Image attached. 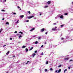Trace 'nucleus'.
<instances>
[{"label":"nucleus","instance_id":"603ef678","mask_svg":"<svg viewBox=\"0 0 73 73\" xmlns=\"http://www.w3.org/2000/svg\"><path fill=\"white\" fill-rule=\"evenodd\" d=\"M45 44H46V42H45V43H44Z\"/></svg>","mask_w":73,"mask_h":73},{"label":"nucleus","instance_id":"a878e982","mask_svg":"<svg viewBox=\"0 0 73 73\" xmlns=\"http://www.w3.org/2000/svg\"><path fill=\"white\" fill-rule=\"evenodd\" d=\"M48 61H47V62H46V64H48Z\"/></svg>","mask_w":73,"mask_h":73},{"label":"nucleus","instance_id":"4c0bfd02","mask_svg":"<svg viewBox=\"0 0 73 73\" xmlns=\"http://www.w3.org/2000/svg\"><path fill=\"white\" fill-rule=\"evenodd\" d=\"M58 71V70H56L55 71V72L57 73Z\"/></svg>","mask_w":73,"mask_h":73},{"label":"nucleus","instance_id":"4468645a","mask_svg":"<svg viewBox=\"0 0 73 73\" xmlns=\"http://www.w3.org/2000/svg\"><path fill=\"white\" fill-rule=\"evenodd\" d=\"M25 47H26V46H23L22 48H25Z\"/></svg>","mask_w":73,"mask_h":73},{"label":"nucleus","instance_id":"b1692460","mask_svg":"<svg viewBox=\"0 0 73 73\" xmlns=\"http://www.w3.org/2000/svg\"><path fill=\"white\" fill-rule=\"evenodd\" d=\"M45 72H47V71H48V70H47V69H45Z\"/></svg>","mask_w":73,"mask_h":73},{"label":"nucleus","instance_id":"4be33fe9","mask_svg":"<svg viewBox=\"0 0 73 73\" xmlns=\"http://www.w3.org/2000/svg\"><path fill=\"white\" fill-rule=\"evenodd\" d=\"M64 15H68V13H65L64 14Z\"/></svg>","mask_w":73,"mask_h":73},{"label":"nucleus","instance_id":"37998d69","mask_svg":"<svg viewBox=\"0 0 73 73\" xmlns=\"http://www.w3.org/2000/svg\"><path fill=\"white\" fill-rule=\"evenodd\" d=\"M41 55H43V52H42V53H41Z\"/></svg>","mask_w":73,"mask_h":73},{"label":"nucleus","instance_id":"c03bdc74","mask_svg":"<svg viewBox=\"0 0 73 73\" xmlns=\"http://www.w3.org/2000/svg\"><path fill=\"white\" fill-rule=\"evenodd\" d=\"M47 33H47V32H46L45 33L46 35H47Z\"/></svg>","mask_w":73,"mask_h":73},{"label":"nucleus","instance_id":"e2e57ef3","mask_svg":"<svg viewBox=\"0 0 73 73\" xmlns=\"http://www.w3.org/2000/svg\"><path fill=\"white\" fill-rule=\"evenodd\" d=\"M0 1H1V2L2 1V0H0Z\"/></svg>","mask_w":73,"mask_h":73},{"label":"nucleus","instance_id":"72a5a7b5","mask_svg":"<svg viewBox=\"0 0 73 73\" xmlns=\"http://www.w3.org/2000/svg\"><path fill=\"white\" fill-rule=\"evenodd\" d=\"M40 38H41V37H39L38 38V40H40Z\"/></svg>","mask_w":73,"mask_h":73},{"label":"nucleus","instance_id":"412c9836","mask_svg":"<svg viewBox=\"0 0 73 73\" xmlns=\"http://www.w3.org/2000/svg\"><path fill=\"white\" fill-rule=\"evenodd\" d=\"M61 65H60L58 66V68H60V67H61Z\"/></svg>","mask_w":73,"mask_h":73},{"label":"nucleus","instance_id":"8fccbe9b","mask_svg":"<svg viewBox=\"0 0 73 73\" xmlns=\"http://www.w3.org/2000/svg\"><path fill=\"white\" fill-rule=\"evenodd\" d=\"M4 20V18H3L2 19V20Z\"/></svg>","mask_w":73,"mask_h":73},{"label":"nucleus","instance_id":"79ce46f5","mask_svg":"<svg viewBox=\"0 0 73 73\" xmlns=\"http://www.w3.org/2000/svg\"><path fill=\"white\" fill-rule=\"evenodd\" d=\"M43 46H44V45H42L41 46V47L42 48V47H43Z\"/></svg>","mask_w":73,"mask_h":73},{"label":"nucleus","instance_id":"c756f323","mask_svg":"<svg viewBox=\"0 0 73 73\" xmlns=\"http://www.w3.org/2000/svg\"><path fill=\"white\" fill-rule=\"evenodd\" d=\"M35 53H37V51L36 50L35 51Z\"/></svg>","mask_w":73,"mask_h":73},{"label":"nucleus","instance_id":"e433bc0d","mask_svg":"<svg viewBox=\"0 0 73 73\" xmlns=\"http://www.w3.org/2000/svg\"><path fill=\"white\" fill-rule=\"evenodd\" d=\"M17 8H18L19 9L20 8V7L19 6H18Z\"/></svg>","mask_w":73,"mask_h":73},{"label":"nucleus","instance_id":"9d476101","mask_svg":"<svg viewBox=\"0 0 73 73\" xmlns=\"http://www.w3.org/2000/svg\"><path fill=\"white\" fill-rule=\"evenodd\" d=\"M64 60H69L68 58H65L64 59Z\"/></svg>","mask_w":73,"mask_h":73},{"label":"nucleus","instance_id":"a211bd4d","mask_svg":"<svg viewBox=\"0 0 73 73\" xmlns=\"http://www.w3.org/2000/svg\"><path fill=\"white\" fill-rule=\"evenodd\" d=\"M19 19H18V21H17V22H16V23L17 24H18V22H19Z\"/></svg>","mask_w":73,"mask_h":73},{"label":"nucleus","instance_id":"a18cd8bd","mask_svg":"<svg viewBox=\"0 0 73 73\" xmlns=\"http://www.w3.org/2000/svg\"><path fill=\"white\" fill-rule=\"evenodd\" d=\"M10 40H12V38H10Z\"/></svg>","mask_w":73,"mask_h":73},{"label":"nucleus","instance_id":"bb28decb","mask_svg":"<svg viewBox=\"0 0 73 73\" xmlns=\"http://www.w3.org/2000/svg\"><path fill=\"white\" fill-rule=\"evenodd\" d=\"M1 11H2V12H5V10L2 9L1 10Z\"/></svg>","mask_w":73,"mask_h":73},{"label":"nucleus","instance_id":"1a4fd4ad","mask_svg":"<svg viewBox=\"0 0 73 73\" xmlns=\"http://www.w3.org/2000/svg\"><path fill=\"white\" fill-rule=\"evenodd\" d=\"M26 52H28V48H26Z\"/></svg>","mask_w":73,"mask_h":73},{"label":"nucleus","instance_id":"052dcab7","mask_svg":"<svg viewBox=\"0 0 73 73\" xmlns=\"http://www.w3.org/2000/svg\"><path fill=\"white\" fill-rule=\"evenodd\" d=\"M26 64H28V63H27H27H26Z\"/></svg>","mask_w":73,"mask_h":73},{"label":"nucleus","instance_id":"f704fd0d","mask_svg":"<svg viewBox=\"0 0 73 73\" xmlns=\"http://www.w3.org/2000/svg\"><path fill=\"white\" fill-rule=\"evenodd\" d=\"M13 15H16V13H13Z\"/></svg>","mask_w":73,"mask_h":73},{"label":"nucleus","instance_id":"f3484780","mask_svg":"<svg viewBox=\"0 0 73 73\" xmlns=\"http://www.w3.org/2000/svg\"><path fill=\"white\" fill-rule=\"evenodd\" d=\"M22 36L21 35H20L19 36V38H21V37H22Z\"/></svg>","mask_w":73,"mask_h":73},{"label":"nucleus","instance_id":"3c124183","mask_svg":"<svg viewBox=\"0 0 73 73\" xmlns=\"http://www.w3.org/2000/svg\"><path fill=\"white\" fill-rule=\"evenodd\" d=\"M72 61V60H70V61Z\"/></svg>","mask_w":73,"mask_h":73},{"label":"nucleus","instance_id":"393cba45","mask_svg":"<svg viewBox=\"0 0 73 73\" xmlns=\"http://www.w3.org/2000/svg\"><path fill=\"white\" fill-rule=\"evenodd\" d=\"M28 13H29V14H31V11H29L28 12Z\"/></svg>","mask_w":73,"mask_h":73},{"label":"nucleus","instance_id":"4d7b16f0","mask_svg":"<svg viewBox=\"0 0 73 73\" xmlns=\"http://www.w3.org/2000/svg\"><path fill=\"white\" fill-rule=\"evenodd\" d=\"M1 30H0V33H1Z\"/></svg>","mask_w":73,"mask_h":73},{"label":"nucleus","instance_id":"f257e3e1","mask_svg":"<svg viewBox=\"0 0 73 73\" xmlns=\"http://www.w3.org/2000/svg\"><path fill=\"white\" fill-rule=\"evenodd\" d=\"M33 17H34V16L33 15H32L28 17V19H32V18Z\"/></svg>","mask_w":73,"mask_h":73},{"label":"nucleus","instance_id":"dca6fc26","mask_svg":"<svg viewBox=\"0 0 73 73\" xmlns=\"http://www.w3.org/2000/svg\"><path fill=\"white\" fill-rule=\"evenodd\" d=\"M47 7H48V6H46L44 7V8H47Z\"/></svg>","mask_w":73,"mask_h":73},{"label":"nucleus","instance_id":"58836bf2","mask_svg":"<svg viewBox=\"0 0 73 73\" xmlns=\"http://www.w3.org/2000/svg\"><path fill=\"white\" fill-rule=\"evenodd\" d=\"M57 24L56 23H53L54 25H56Z\"/></svg>","mask_w":73,"mask_h":73},{"label":"nucleus","instance_id":"ddd939ff","mask_svg":"<svg viewBox=\"0 0 73 73\" xmlns=\"http://www.w3.org/2000/svg\"><path fill=\"white\" fill-rule=\"evenodd\" d=\"M37 43H38V42L37 41H36L35 44H37Z\"/></svg>","mask_w":73,"mask_h":73},{"label":"nucleus","instance_id":"39448f33","mask_svg":"<svg viewBox=\"0 0 73 73\" xmlns=\"http://www.w3.org/2000/svg\"><path fill=\"white\" fill-rule=\"evenodd\" d=\"M52 31H56L57 29H56L55 28H52Z\"/></svg>","mask_w":73,"mask_h":73},{"label":"nucleus","instance_id":"bf43d9fd","mask_svg":"<svg viewBox=\"0 0 73 73\" xmlns=\"http://www.w3.org/2000/svg\"><path fill=\"white\" fill-rule=\"evenodd\" d=\"M13 57H15V56L14 55L13 56Z\"/></svg>","mask_w":73,"mask_h":73},{"label":"nucleus","instance_id":"864d4df0","mask_svg":"<svg viewBox=\"0 0 73 73\" xmlns=\"http://www.w3.org/2000/svg\"><path fill=\"white\" fill-rule=\"evenodd\" d=\"M9 72L8 71H7L6 72V73H8Z\"/></svg>","mask_w":73,"mask_h":73},{"label":"nucleus","instance_id":"13d9d810","mask_svg":"<svg viewBox=\"0 0 73 73\" xmlns=\"http://www.w3.org/2000/svg\"><path fill=\"white\" fill-rule=\"evenodd\" d=\"M19 10H21V9H19Z\"/></svg>","mask_w":73,"mask_h":73},{"label":"nucleus","instance_id":"2eb2a0df","mask_svg":"<svg viewBox=\"0 0 73 73\" xmlns=\"http://www.w3.org/2000/svg\"><path fill=\"white\" fill-rule=\"evenodd\" d=\"M66 71H67V69H66L64 70V73H65Z\"/></svg>","mask_w":73,"mask_h":73},{"label":"nucleus","instance_id":"aec40b11","mask_svg":"<svg viewBox=\"0 0 73 73\" xmlns=\"http://www.w3.org/2000/svg\"><path fill=\"white\" fill-rule=\"evenodd\" d=\"M19 33H21V34H23V33L21 31H20L19 32Z\"/></svg>","mask_w":73,"mask_h":73},{"label":"nucleus","instance_id":"680f3d73","mask_svg":"<svg viewBox=\"0 0 73 73\" xmlns=\"http://www.w3.org/2000/svg\"><path fill=\"white\" fill-rule=\"evenodd\" d=\"M5 2H6V1L7 0H5Z\"/></svg>","mask_w":73,"mask_h":73},{"label":"nucleus","instance_id":"9b49d317","mask_svg":"<svg viewBox=\"0 0 73 73\" xmlns=\"http://www.w3.org/2000/svg\"><path fill=\"white\" fill-rule=\"evenodd\" d=\"M9 53V51L7 53H6V54L8 55Z\"/></svg>","mask_w":73,"mask_h":73},{"label":"nucleus","instance_id":"de8ad7c7","mask_svg":"<svg viewBox=\"0 0 73 73\" xmlns=\"http://www.w3.org/2000/svg\"><path fill=\"white\" fill-rule=\"evenodd\" d=\"M29 62V61H27V63H28Z\"/></svg>","mask_w":73,"mask_h":73},{"label":"nucleus","instance_id":"ea45409f","mask_svg":"<svg viewBox=\"0 0 73 73\" xmlns=\"http://www.w3.org/2000/svg\"><path fill=\"white\" fill-rule=\"evenodd\" d=\"M17 33V31H16L14 32V33Z\"/></svg>","mask_w":73,"mask_h":73},{"label":"nucleus","instance_id":"7c9ffc66","mask_svg":"<svg viewBox=\"0 0 73 73\" xmlns=\"http://www.w3.org/2000/svg\"><path fill=\"white\" fill-rule=\"evenodd\" d=\"M68 68L69 69H70V66H69L68 67Z\"/></svg>","mask_w":73,"mask_h":73},{"label":"nucleus","instance_id":"6e6d98bb","mask_svg":"<svg viewBox=\"0 0 73 73\" xmlns=\"http://www.w3.org/2000/svg\"><path fill=\"white\" fill-rule=\"evenodd\" d=\"M2 30H3V29H1V31H2Z\"/></svg>","mask_w":73,"mask_h":73},{"label":"nucleus","instance_id":"49530a36","mask_svg":"<svg viewBox=\"0 0 73 73\" xmlns=\"http://www.w3.org/2000/svg\"><path fill=\"white\" fill-rule=\"evenodd\" d=\"M33 31V30H32V29H31V30L30 31Z\"/></svg>","mask_w":73,"mask_h":73},{"label":"nucleus","instance_id":"6e6552de","mask_svg":"<svg viewBox=\"0 0 73 73\" xmlns=\"http://www.w3.org/2000/svg\"><path fill=\"white\" fill-rule=\"evenodd\" d=\"M60 19H62V18H63V16L62 15H61L60 17Z\"/></svg>","mask_w":73,"mask_h":73},{"label":"nucleus","instance_id":"6ab92c4d","mask_svg":"<svg viewBox=\"0 0 73 73\" xmlns=\"http://www.w3.org/2000/svg\"><path fill=\"white\" fill-rule=\"evenodd\" d=\"M6 24L7 25H9V23L8 22H7L6 23Z\"/></svg>","mask_w":73,"mask_h":73},{"label":"nucleus","instance_id":"f8f14e48","mask_svg":"<svg viewBox=\"0 0 73 73\" xmlns=\"http://www.w3.org/2000/svg\"><path fill=\"white\" fill-rule=\"evenodd\" d=\"M20 17L21 18H23V17H24V15H22L20 16Z\"/></svg>","mask_w":73,"mask_h":73},{"label":"nucleus","instance_id":"cd10ccee","mask_svg":"<svg viewBox=\"0 0 73 73\" xmlns=\"http://www.w3.org/2000/svg\"><path fill=\"white\" fill-rule=\"evenodd\" d=\"M39 13H40V16H41V12H39Z\"/></svg>","mask_w":73,"mask_h":73},{"label":"nucleus","instance_id":"c85d7f7f","mask_svg":"<svg viewBox=\"0 0 73 73\" xmlns=\"http://www.w3.org/2000/svg\"><path fill=\"white\" fill-rule=\"evenodd\" d=\"M35 29V28H33V29H32V30L33 31V30H34Z\"/></svg>","mask_w":73,"mask_h":73},{"label":"nucleus","instance_id":"423d86ee","mask_svg":"<svg viewBox=\"0 0 73 73\" xmlns=\"http://www.w3.org/2000/svg\"><path fill=\"white\" fill-rule=\"evenodd\" d=\"M61 69H59L58 70V73H60V72H61Z\"/></svg>","mask_w":73,"mask_h":73},{"label":"nucleus","instance_id":"2f4dec72","mask_svg":"<svg viewBox=\"0 0 73 73\" xmlns=\"http://www.w3.org/2000/svg\"><path fill=\"white\" fill-rule=\"evenodd\" d=\"M50 70H53V69L52 68H50Z\"/></svg>","mask_w":73,"mask_h":73},{"label":"nucleus","instance_id":"5fc2aeb1","mask_svg":"<svg viewBox=\"0 0 73 73\" xmlns=\"http://www.w3.org/2000/svg\"><path fill=\"white\" fill-rule=\"evenodd\" d=\"M17 35H19V34H17Z\"/></svg>","mask_w":73,"mask_h":73},{"label":"nucleus","instance_id":"5701e85b","mask_svg":"<svg viewBox=\"0 0 73 73\" xmlns=\"http://www.w3.org/2000/svg\"><path fill=\"white\" fill-rule=\"evenodd\" d=\"M64 38H61V40H64Z\"/></svg>","mask_w":73,"mask_h":73},{"label":"nucleus","instance_id":"c9c22d12","mask_svg":"<svg viewBox=\"0 0 73 73\" xmlns=\"http://www.w3.org/2000/svg\"><path fill=\"white\" fill-rule=\"evenodd\" d=\"M63 26H64V25H61V26H60V27H63Z\"/></svg>","mask_w":73,"mask_h":73},{"label":"nucleus","instance_id":"f03ea898","mask_svg":"<svg viewBox=\"0 0 73 73\" xmlns=\"http://www.w3.org/2000/svg\"><path fill=\"white\" fill-rule=\"evenodd\" d=\"M45 31V29L43 28L41 30V32H43Z\"/></svg>","mask_w":73,"mask_h":73},{"label":"nucleus","instance_id":"09e8293b","mask_svg":"<svg viewBox=\"0 0 73 73\" xmlns=\"http://www.w3.org/2000/svg\"><path fill=\"white\" fill-rule=\"evenodd\" d=\"M57 28V27H56L55 28V29H56V28Z\"/></svg>","mask_w":73,"mask_h":73},{"label":"nucleus","instance_id":"20e7f679","mask_svg":"<svg viewBox=\"0 0 73 73\" xmlns=\"http://www.w3.org/2000/svg\"><path fill=\"white\" fill-rule=\"evenodd\" d=\"M51 3V1H49L47 2L48 4H50Z\"/></svg>","mask_w":73,"mask_h":73},{"label":"nucleus","instance_id":"473e14b6","mask_svg":"<svg viewBox=\"0 0 73 73\" xmlns=\"http://www.w3.org/2000/svg\"><path fill=\"white\" fill-rule=\"evenodd\" d=\"M26 22H27V23H28V22H29V20H27L26 21Z\"/></svg>","mask_w":73,"mask_h":73},{"label":"nucleus","instance_id":"a19ab883","mask_svg":"<svg viewBox=\"0 0 73 73\" xmlns=\"http://www.w3.org/2000/svg\"><path fill=\"white\" fill-rule=\"evenodd\" d=\"M6 46V44H5L4 46H3V47L4 48V46Z\"/></svg>","mask_w":73,"mask_h":73},{"label":"nucleus","instance_id":"7ed1b4c3","mask_svg":"<svg viewBox=\"0 0 73 73\" xmlns=\"http://www.w3.org/2000/svg\"><path fill=\"white\" fill-rule=\"evenodd\" d=\"M35 56H36V54L35 53H33L32 54V56L33 57H34Z\"/></svg>","mask_w":73,"mask_h":73},{"label":"nucleus","instance_id":"0eeeda50","mask_svg":"<svg viewBox=\"0 0 73 73\" xmlns=\"http://www.w3.org/2000/svg\"><path fill=\"white\" fill-rule=\"evenodd\" d=\"M33 49V47H32L29 50H31L32 49Z\"/></svg>","mask_w":73,"mask_h":73}]
</instances>
